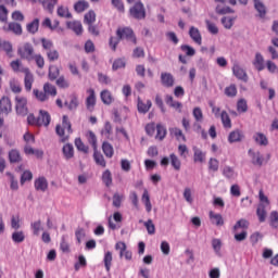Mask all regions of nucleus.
I'll use <instances>...</instances> for the list:
<instances>
[{
	"label": "nucleus",
	"mask_w": 278,
	"mask_h": 278,
	"mask_svg": "<svg viewBox=\"0 0 278 278\" xmlns=\"http://www.w3.org/2000/svg\"><path fill=\"white\" fill-rule=\"evenodd\" d=\"M24 153H25V155H35V157H37L38 160H42V157L45 155V151H42L40 149H34L29 144H26L24 147Z\"/></svg>",
	"instance_id": "14"
},
{
	"label": "nucleus",
	"mask_w": 278,
	"mask_h": 278,
	"mask_svg": "<svg viewBox=\"0 0 278 278\" xmlns=\"http://www.w3.org/2000/svg\"><path fill=\"white\" fill-rule=\"evenodd\" d=\"M102 151L106 157H112L114 155V148L109 142H103Z\"/></svg>",
	"instance_id": "49"
},
{
	"label": "nucleus",
	"mask_w": 278,
	"mask_h": 278,
	"mask_svg": "<svg viewBox=\"0 0 278 278\" xmlns=\"http://www.w3.org/2000/svg\"><path fill=\"white\" fill-rule=\"evenodd\" d=\"M2 29L3 31H12L16 36H21V34H23V27L21 24L15 22L9 23L7 26H3Z\"/></svg>",
	"instance_id": "15"
},
{
	"label": "nucleus",
	"mask_w": 278,
	"mask_h": 278,
	"mask_svg": "<svg viewBox=\"0 0 278 278\" xmlns=\"http://www.w3.org/2000/svg\"><path fill=\"white\" fill-rule=\"evenodd\" d=\"M260 204L256 210V216H258L260 223L266 222V208L270 207V201H268V197L264 195V191L258 192Z\"/></svg>",
	"instance_id": "1"
},
{
	"label": "nucleus",
	"mask_w": 278,
	"mask_h": 278,
	"mask_svg": "<svg viewBox=\"0 0 278 278\" xmlns=\"http://www.w3.org/2000/svg\"><path fill=\"white\" fill-rule=\"evenodd\" d=\"M101 135L104 136V138H110L112 136V124H110V122H105Z\"/></svg>",
	"instance_id": "60"
},
{
	"label": "nucleus",
	"mask_w": 278,
	"mask_h": 278,
	"mask_svg": "<svg viewBox=\"0 0 278 278\" xmlns=\"http://www.w3.org/2000/svg\"><path fill=\"white\" fill-rule=\"evenodd\" d=\"M87 99H86V108L88 112L94 111V105H97V93H94V89L87 90Z\"/></svg>",
	"instance_id": "7"
},
{
	"label": "nucleus",
	"mask_w": 278,
	"mask_h": 278,
	"mask_svg": "<svg viewBox=\"0 0 278 278\" xmlns=\"http://www.w3.org/2000/svg\"><path fill=\"white\" fill-rule=\"evenodd\" d=\"M189 36L195 42V45L201 46L203 42V37H201V31L199 28L191 26L189 29Z\"/></svg>",
	"instance_id": "16"
},
{
	"label": "nucleus",
	"mask_w": 278,
	"mask_h": 278,
	"mask_svg": "<svg viewBox=\"0 0 278 278\" xmlns=\"http://www.w3.org/2000/svg\"><path fill=\"white\" fill-rule=\"evenodd\" d=\"M17 53L23 60L31 62L34 60V46L31 43H24L17 49Z\"/></svg>",
	"instance_id": "5"
},
{
	"label": "nucleus",
	"mask_w": 278,
	"mask_h": 278,
	"mask_svg": "<svg viewBox=\"0 0 278 278\" xmlns=\"http://www.w3.org/2000/svg\"><path fill=\"white\" fill-rule=\"evenodd\" d=\"M161 83L165 88H173L175 86V77L170 73H162Z\"/></svg>",
	"instance_id": "13"
},
{
	"label": "nucleus",
	"mask_w": 278,
	"mask_h": 278,
	"mask_svg": "<svg viewBox=\"0 0 278 278\" xmlns=\"http://www.w3.org/2000/svg\"><path fill=\"white\" fill-rule=\"evenodd\" d=\"M223 175L226 177V179H236L238 177V174H236V170H233L230 166H225L223 169Z\"/></svg>",
	"instance_id": "35"
},
{
	"label": "nucleus",
	"mask_w": 278,
	"mask_h": 278,
	"mask_svg": "<svg viewBox=\"0 0 278 278\" xmlns=\"http://www.w3.org/2000/svg\"><path fill=\"white\" fill-rule=\"evenodd\" d=\"M24 77V86L27 92H31V86H34V74L28 70V67L23 68Z\"/></svg>",
	"instance_id": "10"
},
{
	"label": "nucleus",
	"mask_w": 278,
	"mask_h": 278,
	"mask_svg": "<svg viewBox=\"0 0 278 278\" xmlns=\"http://www.w3.org/2000/svg\"><path fill=\"white\" fill-rule=\"evenodd\" d=\"M208 216L212 225H216V227H223V225H225V219H223V215L214 213V211H211L208 213Z\"/></svg>",
	"instance_id": "18"
},
{
	"label": "nucleus",
	"mask_w": 278,
	"mask_h": 278,
	"mask_svg": "<svg viewBox=\"0 0 278 278\" xmlns=\"http://www.w3.org/2000/svg\"><path fill=\"white\" fill-rule=\"evenodd\" d=\"M10 89L15 93L18 94L22 92L23 88L21 87V83L16 78H12L9 81Z\"/></svg>",
	"instance_id": "30"
},
{
	"label": "nucleus",
	"mask_w": 278,
	"mask_h": 278,
	"mask_svg": "<svg viewBox=\"0 0 278 278\" xmlns=\"http://www.w3.org/2000/svg\"><path fill=\"white\" fill-rule=\"evenodd\" d=\"M166 138V128L162 125H156V139L164 140Z\"/></svg>",
	"instance_id": "57"
},
{
	"label": "nucleus",
	"mask_w": 278,
	"mask_h": 278,
	"mask_svg": "<svg viewBox=\"0 0 278 278\" xmlns=\"http://www.w3.org/2000/svg\"><path fill=\"white\" fill-rule=\"evenodd\" d=\"M46 55L49 62H58V60H60V52H58L55 49L49 50L46 52Z\"/></svg>",
	"instance_id": "51"
},
{
	"label": "nucleus",
	"mask_w": 278,
	"mask_h": 278,
	"mask_svg": "<svg viewBox=\"0 0 278 278\" xmlns=\"http://www.w3.org/2000/svg\"><path fill=\"white\" fill-rule=\"evenodd\" d=\"M43 91H46L47 97L58 96V89L55 88V86L51 85L50 83H46L43 85Z\"/></svg>",
	"instance_id": "32"
},
{
	"label": "nucleus",
	"mask_w": 278,
	"mask_h": 278,
	"mask_svg": "<svg viewBox=\"0 0 278 278\" xmlns=\"http://www.w3.org/2000/svg\"><path fill=\"white\" fill-rule=\"evenodd\" d=\"M181 51H184V53H186V55H188L189 58H192L193 55H195L197 50H194V48L188 46V45H182L180 47Z\"/></svg>",
	"instance_id": "62"
},
{
	"label": "nucleus",
	"mask_w": 278,
	"mask_h": 278,
	"mask_svg": "<svg viewBox=\"0 0 278 278\" xmlns=\"http://www.w3.org/2000/svg\"><path fill=\"white\" fill-rule=\"evenodd\" d=\"M34 179V174L30 170L23 172L21 176V186H24L26 181H31Z\"/></svg>",
	"instance_id": "58"
},
{
	"label": "nucleus",
	"mask_w": 278,
	"mask_h": 278,
	"mask_svg": "<svg viewBox=\"0 0 278 278\" xmlns=\"http://www.w3.org/2000/svg\"><path fill=\"white\" fill-rule=\"evenodd\" d=\"M51 123V115L47 111H39V116L37 117V127H49Z\"/></svg>",
	"instance_id": "9"
},
{
	"label": "nucleus",
	"mask_w": 278,
	"mask_h": 278,
	"mask_svg": "<svg viewBox=\"0 0 278 278\" xmlns=\"http://www.w3.org/2000/svg\"><path fill=\"white\" fill-rule=\"evenodd\" d=\"M100 97L102 103H104L105 105H111V103L114 102V97L112 96V92H110V90L101 91Z\"/></svg>",
	"instance_id": "27"
},
{
	"label": "nucleus",
	"mask_w": 278,
	"mask_h": 278,
	"mask_svg": "<svg viewBox=\"0 0 278 278\" xmlns=\"http://www.w3.org/2000/svg\"><path fill=\"white\" fill-rule=\"evenodd\" d=\"M88 8H89L88 2H86L84 0H80L74 4V10H75V12H78V13L86 12V10H88Z\"/></svg>",
	"instance_id": "45"
},
{
	"label": "nucleus",
	"mask_w": 278,
	"mask_h": 278,
	"mask_svg": "<svg viewBox=\"0 0 278 278\" xmlns=\"http://www.w3.org/2000/svg\"><path fill=\"white\" fill-rule=\"evenodd\" d=\"M86 138L89 144L93 147V151H97V135H94L91 130H89L86 132Z\"/></svg>",
	"instance_id": "47"
},
{
	"label": "nucleus",
	"mask_w": 278,
	"mask_h": 278,
	"mask_svg": "<svg viewBox=\"0 0 278 278\" xmlns=\"http://www.w3.org/2000/svg\"><path fill=\"white\" fill-rule=\"evenodd\" d=\"M43 9L48 10L50 14H53V10L55 5L58 4V0H43L42 2Z\"/></svg>",
	"instance_id": "38"
},
{
	"label": "nucleus",
	"mask_w": 278,
	"mask_h": 278,
	"mask_svg": "<svg viewBox=\"0 0 278 278\" xmlns=\"http://www.w3.org/2000/svg\"><path fill=\"white\" fill-rule=\"evenodd\" d=\"M248 110H249V105L247 104V100L240 99L237 102V112L244 114V112H248Z\"/></svg>",
	"instance_id": "54"
},
{
	"label": "nucleus",
	"mask_w": 278,
	"mask_h": 278,
	"mask_svg": "<svg viewBox=\"0 0 278 278\" xmlns=\"http://www.w3.org/2000/svg\"><path fill=\"white\" fill-rule=\"evenodd\" d=\"M0 112L5 116L12 112V100L5 96L0 99Z\"/></svg>",
	"instance_id": "11"
},
{
	"label": "nucleus",
	"mask_w": 278,
	"mask_h": 278,
	"mask_svg": "<svg viewBox=\"0 0 278 278\" xmlns=\"http://www.w3.org/2000/svg\"><path fill=\"white\" fill-rule=\"evenodd\" d=\"M68 29H72L77 36H81L84 33V26H81V22L74 21V22H67Z\"/></svg>",
	"instance_id": "23"
},
{
	"label": "nucleus",
	"mask_w": 278,
	"mask_h": 278,
	"mask_svg": "<svg viewBox=\"0 0 278 278\" xmlns=\"http://www.w3.org/2000/svg\"><path fill=\"white\" fill-rule=\"evenodd\" d=\"M165 103L169 105V108H174V110H178L179 112H181V103L179 101H175L173 99V96H166Z\"/></svg>",
	"instance_id": "29"
},
{
	"label": "nucleus",
	"mask_w": 278,
	"mask_h": 278,
	"mask_svg": "<svg viewBox=\"0 0 278 278\" xmlns=\"http://www.w3.org/2000/svg\"><path fill=\"white\" fill-rule=\"evenodd\" d=\"M58 77H60V68H58V66H55V65H50L49 79L51 81H55V79H58Z\"/></svg>",
	"instance_id": "41"
},
{
	"label": "nucleus",
	"mask_w": 278,
	"mask_h": 278,
	"mask_svg": "<svg viewBox=\"0 0 278 278\" xmlns=\"http://www.w3.org/2000/svg\"><path fill=\"white\" fill-rule=\"evenodd\" d=\"M240 140H242V132H240V130L231 131L228 136V141L230 143L240 142Z\"/></svg>",
	"instance_id": "42"
},
{
	"label": "nucleus",
	"mask_w": 278,
	"mask_h": 278,
	"mask_svg": "<svg viewBox=\"0 0 278 278\" xmlns=\"http://www.w3.org/2000/svg\"><path fill=\"white\" fill-rule=\"evenodd\" d=\"M151 105H153V103L151 102V100H147V102L144 103L142 100H140V98H138V112L140 114H147V112H149V110H151Z\"/></svg>",
	"instance_id": "24"
},
{
	"label": "nucleus",
	"mask_w": 278,
	"mask_h": 278,
	"mask_svg": "<svg viewBox=\"0 0 278 278\" xmlns=\"http://www.w3.org/2000/svg\"><path fill=\"white\" fill-rule=\"evenodd\" d=\"M116 36L121 40H127L128 42H132V45H136V35L134 34V30L129 27L118 28L116 30Z\"/></svg>",
	"instance_id": "4"
},
{
	"label": "nucleus",
	"mask_w": 278,
	"mask_h": 278,
	"mask_svg": "<svg viewBox=\"0 0 278 278\" xmlns=\"http://www.w3.org/2000/svg\"><path fill=\"white\" fill-rule=\"evenodd\" d=\"M169 160L173 168L176 170H181V161L179 160V156H177L175 153H172L169 155Z\"/></svg>",
	"instance_id": "37"
},
{
	"label": "nucleus",
	"mask_w": 278,
	"mask_h": 278,
	"mask_svg": "<svg viewBox=\"0 0 278 278\" xmlns=\"http://www.w3.org/2000/svg\"><path fill=\"white\" fill-rule=\"evenodd\" d=\"M56 14H58V16H61L62 18H72V16H73L71 14V12L68 11V8L64 7V5H61L58 8Z\"/></svg>",
	"instance_id": "39"
},
{
	"label": "nucleus",
	"mask_w": 278,
	"mask_h": 278,
	"mask_svg": "<svg viewBox=\"0 0 278 278\" xmlns=\"http://www.w3.org/2000/svg\"><path fill=\"white\" fill-rule=\"evenodd\" d=\"M75 147L78 151H81V153H88L89 151L88 146L84 144V141H81V138L75 139Z\"/></svg>",
	"instance_id": "53"
},
{
	"label": "nucleus",
	"mask_w": 278,
	"mask_h": 278,
	"mask_svg": "<svg viewBox=\"0 0 278 278\" xmlns=\"http://www.w3.org/2000/svg\"><path fill=\"white\" fill-rule=\"evenodd\" d=\"M47 188H49V182L47 181V178L39 177L38 179L35 180V190L46 192Z\"/></svg>",
	"instance_id": "22"
},
{
	"label": "nucleus",
	"mask_w": 278,
	"mask_h": 278,
	"mask_svg": "<svg viewBox=\"0 0 278 278\" xmlns=\"http://www.w3.org/2000/svg\"><path fill=\"white\" fill-rule=\"evenodd\" d=\"M222 24L225 27V29H231V27H233V17H231V16H224L222 18Z\"/></svg>",
	"instance_id": "61"
},
{
	"label": "nucleus",
	"mask_w": 278,
	"mask_h": 278,
	"mask_svg": "<svg viewBox=\"0 0 278 278\" xmlns=\"http://www.w3.org/2000/svg\"><path fill=\"white\" fill-rule=\"evenodd\" d=\"M30 230L33 231V236H40V231L45 230L42 226V220L37 219L30 223Z\"/></svg>",
	"instance_id": "25"
},
{
	"label": "nucleus",
	"mask_w": 278,
	"mask_h": 278,
	"mask_svg": "<svg viewBox=\"0 0 278 278\" xmlns=\"http://www.w3.org/2000/svg\"><path fill=\"white\" fill-rule=\"evenodd\" d=\"M251 157H252V163L255 166H262V164H264V156H262V154L260 152H249Z\"/></svg>",
	"instance_id": "31"
},
{
	"label": "nucleus",
	"mask_w": 278,
	"mask_h": 278,
	"mask_svg": "<svg viewBox=\"0 0 278 278\" xmlns=\"http://www.w3.org/2000/svg\"><path fill=\"white\" fill-rule=\"evenodd\" d=\"M0 51H5L7 55H12V43L10 41L0 40Z\"/></svg>",
	"instance_id": "48"
},
{
	"label": "nucleus",
	"mask_w": 278,
	"mask_h": 278,
	"mask_svg": "<svg viewBox=\"0 0 278 278\" xmlns=\"http://www.w3.org/2000/svg\"><path fill=\"white\" fill-rule=\"evenodd\" d=\"M253 66L256 68V71H264L265 65H264V56L262 55V53L257 52L255 54Z\"/></svg>",
	"instance_id": "26"
},
{
	"label": "nucleus",
	"mask_w": 278,
	"mask_h": 278,
	"mask_svg": "<svg viewBox=\"0 0 278 278\" xmlns=\"http://www.w3.org/2000/svg\"><path fill=\"white\" fill-rule=\"evenodd\" d=\"M224 93L226 94V97L233 99V97L238 94V87L231 84L230 86L225 88Z\"/></svg>",
	"instance_id": "40"
},
{
	"label": "nucleus",
	"mask_w": 278,
	"mask_h": 278,
	"mask_svg": "<svg viewBox=\"0 0 278 278\" xmlns=\"http://www.w3.org/2000/svg\"><path fill=\"white\" fill-rule=\"evenodd\" d=\"M33 93L37 101H40L41 103H45V101H49V96H47L46 91L34 89Z\"/></svg>",
	"instance_id": "34"
},
{
	"label": "nucleus",
	"mask_w": 278,
	"mask_h": 278,
	"mask_svg": "<svg viewBox=\"0 0 278 278\" xmlns=\"http://www.w3.org/2000/svg\"><path fill=\"white\" fill-rule=\"evenodd\" d=\"M15 110L18 116H27L29 110L27 109V98L25 96L15 97Z\"/></svg>",
	"instance_id": "3"
},
{
	"label": "nucleus",
	"mask_w": 278,
	"mask_h": 278,
	"mask_svg": "<svg viewBox=\"0 0 278 278\" xmlns=\"http://www.w3.org/2000/svg\"><path fill=\"white\" fill-rule=\"evenodd\" d=\"M96 21H97V13H94V11H89L88 13L85 14L84 23H86V25H92Z\"/></svg>",
	"instance_id": "43"
},
{
	"label": "nucleus",
	"mask_w": 278,
	"mask_h": 278,
	"mask_svg": "<svg viewBox=\"0 0 278 278\" xmlns=\"http://www.w3.org/2000/svg\"><path fill=\"white\" fill-rule=\"evenodd\" d=\"M102 181H103V184H105V186L108 188H110V186H112V173L110 172V169H106L102 174Z\"/></svg>",
	"instance_id": "55"
},
{
	"label": "nucleus",
	"mask_w": 278,
	"mask_h": 278,
	"mask_svg": "<svg viewBox=\"0 0 278 278\" xmlns=\"http://www.w3.org/2000/svg\"><path fill=\"white\" fill-rule=\"evenodd\" d=\"M60 249L63 253H71V245L65 235L61 238Z\"/></svg>",
	"instance_id": "46"
},
{
	"label": "nucleus",
	"mask_w": 278,
	"mask_h": 278,
	"mask_svg": "<svg viewBox=\"0 0 278 278\" xmlns=\"http://www.w3.org/2000/svg\"><path fill=\"white\" fill-rule=\"evenodd\" d=\"M93 160L98 166L105 168V159L103 157V154L99 153L97 150H94Z\"/></svg>",
	"instance_id": "50"
},
{
	"label": "nucleus",
	"mask_w": 278,
	"mask_h": 278,
	"mask_svg": "<svg viewBox=\"0 0 278 278\" xmlns=\"http://www.w3.org/2000/svg\"><path fill=\"white\" fill-rule=\"evenodd\" d=\"M39 25L40 20L35 18L31 23L27 25V31H29V34H36V31H38Z\"/></svg>",
	"instance_id": "52"
},
{
	"label": "nucleus",
	"mask_w": 278,
	"mask_h": 278,
	"mask_svg": "<svg viewBox=\"0 0 278 278\" xmlns=\"http://www.w3.org/2000/svg\"><path fill=\"white\" fill-rule=\"evenodd\" d=\"M112 252H106L104 254V266L108 273H110V268H112Z\"/></svg>",
	"instance_id": "63"
},
{
	"label": "nucleus",
	"mask_w": 278,
	"mask_h": 278,
	"mask_svg": "<svg viewBox=\"0 0 278 278\" xmlns=\"http://www.w3.org/2000/svg\"><path fill=\"white\" fill-rule=\"evenodd\" d=\"M220 119H222L223 126L226 129H231V118L229 117V114L226 113V111H223L220 113Z\"/></svg>",
	"instance_id": "36"
},
{
	"label": "nucleus",
	"mask_w": 278,
	"mask_h": 278,
	"mask_svg": "<svg viewBox=\"0 0 278 278\" xmlns=\"http://www.w3.org/2000/svg\"><path fill=\"white\" fill-rule=\"evenodd\" d=\"M12 240L17 244H21V242H25V232H23V230L14 231L12 233Z\"/></svg>",
	"instance_id": "44"
},
{
	"label": "nucleus",
	"mask_w": 278,
	"mask_h": 278,
	"mask_svg": "<svg viewBox=\"0 0 278 278\" xmlns=\"http://www.w3.org/2000/svg\"><path fill=\"white\" fill-rule=\"evenodd\" d=\"M55 131L61 138V142H66V140H68V135H66V131L67 134H73V128L71 126V122L68 121V116H63L62 125H56Z\"/></svg>",
	"instance_id": "2"
},
{
	"label": "nucleus",
	"mask_w": 278,
	"mask_h": 278,
	"mask_svg": "<svg viewBox=\"0 0 278 278\" xmlns=\"http://www.w3.org/2000/svg\"><path fill=\"white\" fill-rule=\"evenodd\" d=\"M270 226L275 229L278 228V213L276 211H273L269 216Z\"/></svg>",
	"instance_id": "64"
},
{
	"label": "nucleus",
	"mask_w": 278,
	"mask_h": 278,
	"mask_svg": "<svg viewBox=\"0 0 278 278\" xmlns=\"http://www.w3.org/2000/svg\"><path fill=\"white\" fill-rule=\"evenodd\" d=\"M115 249L116 251H119V257H125V260H131V252L127 251V245L125 244V242H117L115 244Z\"/></svg>",
	"instance_id": "17"
},
{
	"label": "nucleus",
	"mask_w": 278,
	"mask_h": 278,
	"mask_svg": "<svg viewBox=\"0 0 278 278\" xmlns=\"http://www.w3.org/2000/svg\"><path fill=\"white\" fill-rule=\"evenodd\" d=\"M232 73L235 77H237V79H240L241 81H249V76L247 75V72L239 64H235L232 66Z\"/></svg>",
	"instance_id": "12"
},
{
	"label": "nucleus",
	"mask_w": 278,
	"mask_h": 278,
	"mask_svg": "<svg viewBox=\"0 0 278 278\" xmlns=\"http://www.w3.org/2000/svg\"><path fill=\"white\" fill-rule=\"evenodd\" d=\"M254 8L258 12L261 18H264V16H266V7L262 1L254 0Z\"/></svg>",
	"instance_id": "33"
},
{
	"label": "nucleus",
	"mask_w": 278,
	"mask_h": 278,
	"mask_svg": "<svg viewBox=\"0 0 278 278\" xmlns=\"http://www.w3.org/2000/svg\"><path fill=\"white\" fill-rule=\"evenodd\" d=\"M253 140L258 147H268V137L263 132H255L253 135Z\"/></svg>",
	"instance_id": "19"
},
{
	"label": "nucleus",
	"mask_w": 278,
	"mask_h": 278,
	"mask_svg": "<svg viewBox=\"0 0 278 278\" xmlns=\"http://www.w3.org/2000/svg\"><path fill=\"white\" fill-rule=\"evenodd\" d=\"M143 225L150 236H153L155 233V224H153V219H148L143 223Z\"/></svg>",
	"instance_id": "59"
},
{
	"label": "nucleus",
	"mask_w": 278,
	"mask_h": 278,
	"mask_svg": "<svg viewBox=\"0 0 278 278\" xmlns=\"http://www.w3.org/2000/svg\"><path fill=\"white\" fill-rule=\"evenodd\" d=\"M62 153L65 160H73L75 157V148H73V144L66 143L62 148Z\"/></svg>",
	"instance_id": "20"
},
{
	"label": "nucleus",
	"mask_w": 278,
	"mask_h": 278,
	"mask_svg": "<svg viewBox=\"0 0 278 278\" xmlns=\"http://www.w3.org/2000/svg\"><path fill=\"white\" fill-rule=\"evenodd\" d=\"M129 12L132 18H137L139 21L147 16V12L144 11V4H142L141 2L135 3V5L130 8Z\"/></svg>",
	"instance_id": "6"
},
{
	"label": "nucleus",
	"mask_w": 278,
	"mask_h": 278,
	"mask_svg": "<svg viewBox=\"0 0 278 278\" xmlns=\"http://www.w3.org/2000/svg\"><path fill=\"white\" fill-rule=\"evenodd\" d=\"M192 114L197 123H203V111L201 110V108H194Z\"/></svg>",
	"instance_id": "56"
},
{
	"label": "nucleus",
	"mask_w": 278,
	"mask_h": 278,
	"mask_svg": "<svg viewBox=\"0 0 278 278\" xmlns=\"http://www.w3.org/2000/svg\"><path fill=\"white\" fill-rule=\"evenodd\" d=\"M23 159L21 157V152L16 149H13L9 152V161L11 164H18Z\"/></svg>",
	"instance_id": "28"
},
{
	"label": "nucleus",
	"mask_w": 278,
	"mask_h": 278,
	"mask_svg": "<svg viewBox=\"0 0 278 278\" xmlns=\"http://www.w3.org/2000/svg\"><path fill=\"white\" fill-rule=\"evenodd\" d=\"M169 134L173 136V138H176L178 142H186V135H184L181 128L172 127L169 128Z\"/></svg>",
	"instance_id": "21"
},
{
	"label": "nucleus",
	"mask_w": 278,
	"mask_h": 278,
	"mask_svg": "<svg viewBox=\"0 0 278 278\" xmlns=\"http://www.w3.org/2000/svg\"><path fill=\"white\" fill-rule=\"evenodd\" d=\"M192 151H193V162L195 164H203L207 157V153L203 152V150H201L197 146H193Z\"/></svg>",
	"instance_id": "8"
}]
</instances>
